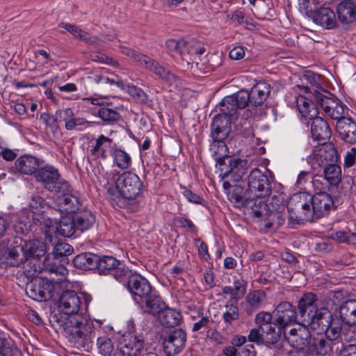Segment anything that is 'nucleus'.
<instances>
[{
	"label": "nucleus",
	"mask_w": 356,
	"mask_h": 356,
	"mask_svg": "<svg viewBox=\"0 0 356 356\" xmlns=\"http://www.w3.org/2000/svg\"><path fill=\"white\" fill-rule=\"evenodd\" d=\"M58 234L64 237L72 236L76 229V226L74 218H63L60 222H58Z\"/></svg>",
	"instance_id": "obj_47"
},
{
	"label": "nucleus",
	"mask_w": 356,
	"mask_h": 356,
	"mask_svg": "<svg viewBox=\"0 0 356 356\" xmlns=\"http://www.w3.org/2000/svg\"><path fill=\"white\" fill-rule=\"evenodd\" d=\"M298 309L300 316L298 324L311 327L321 318L320 313L323 309H328L322 305L316 294L309 292L303 294L298 300Z\"/></svg>",
	"instance_id": "obj_4"
},
{
	"label": "nucleus",
	"mask_w": 356,
	"mask_h": 356,
	"mask_svg": "<svg viewBox=\"0 0 356 356\" xmlns=\"http://www.w3.org/2000/svg\"><path fill=\"white\" fill-rule=\"evenodd\" d=\"M111 274L118 282L127 284V281L129 280L135 273H133L128 267L120 261V264L115 268Z\"/></svg>",
	"instance_id": "obj_53"
},
{
	"label": "nucleus",
	"mask_w": 356,
	"mask_h": 356,
	"mask_svg": "<svg viewBox=\"0 0 356 356\" xmlns=\"http://www.w3.org/2000/svg\"><path fill=\"white\" fill-rule=\"evenodd\" d=\"M274 316L277 325L281 327H286L293 323H298L300 318L297 319V312L295 307L290 302L284 301L276 307L274 311Z\"/></svg>",
	"instance_id": "obj_18"
},
{
	"label": "nucleus",
	"mask_w": 356,
	"mask_h": 356,
	"mask_svg": "<svg viewBox=\"0 0 356 356\" xmlns=\"http://www.w3.org/2000/svg\"><path fill=\"white\" fill-rule=\"evenodd\" d=\"M229 163V170H226L223 173L222 178L230 177L234 181H238L245 174L246 170V162L242 159H227Z\"/></svg>",
	"instance_id": "obj_29"
},
{
	"label": "nucleus",
	"mask_w": 356,
	"mask_h": 356,
	"mask_svg": "<svg viewBox=\"0 0 356 356\" xmlns=\"http://www.w3.org/2000/svg\"><path fill=\"white\" fill-rule=\"evenodd\" d=\"M97 260L96 269L98 270L100 274L106 275L111 273L115 268L120 264V261L112 256H104L100 257L98 255Z\"/></svg>",
	"instance_id": "obj_45"
},
{
	"label": "nucleus",
	"mask_w": 356,
	"mask_h": 356,
	"mask_svg": "<svg viewBox=\"0 0 356 356\" xmlns=\"http://www.w3.org/2000/svg\"><path fill=\"white\" fill-rule=\"evenodd\" d=\"M231 121L229 117L223 115H216L213 119L211 125V134L213 139L211 149L219 156H224L226 153L227 147L224 140L230 131Z\"/></svg>",
	"instance_id": "obj_7"
},
{
	"label": "nucleus",
	"mask_w": 356,
	"mask_h": 356,
	"mask_svg": "<svg viewBox=\"0 0 356 356\" xmlns=\"http://www.w3.org/2000/svg\"><path fill=\"white\" fill-rule=\"evenodd\" d=\"M308 156V162L313 168L315 165L321 167L329 163H335L339 159L337 150L332 143H321Z\"/></svg>",
	"instance_id": "obj_12"
},
{
	"label": "nucleus",
	"mask_w": 356,
	"mask_h": 356,
	"mask_svg": "<svg viewBox=\"0 0 356 356\" xmlns=\"http://www.w3.org/2000/svg\"><path fill=\"white\" fill-rule=\"evenodd\" d=\"M336 130L346 143H356V122L351 118H345L337 121Z\"/></svg>",
	"instance_id": "obj_25"
},
{
	"label": "nucleus",
	"mask_w": 356,
	"mask_h": 356,
	"mask_svg": "<svg viewBox=\"0 0 356 356\" xmlns=\"http://www.w3.org/2000/svg\"><path fill=\"white\" fill-rule=\"evenodd\" d=\"M97 346L99 352L104 356H110L114 350L113 343L108 335L99 336Z\"/></svg>",
	"instance_id": "obj_52"
},
{
	"label": "nucleus",
	"mask_w": 356,
	"mask_h": 356,
	"mask_svg": "<svg viewBox=\"0 0 356 356\" xmlns=\"http://www.w3.org/2000/svg\"><path fill=\"white\" fill-rule=\"evenodd\" d=\"M247 282L243 280H236L234 282V286H225L222 289L223 295L229 294L231 298L229 300H238L242 298L246 292Z\"/></svg>",
	"instance_id": "obj_35"
},
{
	"label": "nucleus",
	"mask_w": 356,
	"mask_h": 356,
	"mask_svg": "<svg viewBox=\"0 0 356 356\" xmlns=\"http://www.w3.org/2000/svg\"><path fill=\"white\" fill-rule=\"evenodd\" d=\"M58 222L50 219L46 220L42 227L45 238L49 241H51L53 234H58Z\"/></svg>",
	"instance_id": "obj_58"
},
{
	"label": "nucleus",
	"mask_w": 356,
	"mask_h": 356,
	"mask_svg": "<svg viewBox=\"0 0 356 356\" xmlns=\"http://www.w3.org/2000/svg\"><path fill=\"white\" fill-rule=\"evenodd\" d=\"M59 27L65 29L75 38H79L88 44H96L97 43V38L96 37L90 36L89 33L76 25L67 23H60L59 24Z\"/></svg>",
	"instance_id": "obj_41"
},
{
	"label": "nucleus",
	"mask_w": 356,
	"mask_h": 356,
	"mask_svg": "<svg viewBox=\"0 0 356 356\" xmlns=\"http://www.w3.org/2000/svg\"><path fill=\"white\" fill-rule=\"evenodd\" d=\"M271 192L270 184L268 177L259 169H253L248 177V197L244 200H254L266 198Z\"/></svg>",
	"instance_id": "obj_8"
},
{
	"label": "nucleus",
	"mask_w": 356,
	"mask_h": 356,
	"mask_svg": "<svg viewBox=\"0 0 356 356\" xmlns=\"http://www.w3.org/2000/svg\"><path fill=\"white\" fill-rule=\"evenodd\" d=\"M314 346L318 356H334L335 352L338 350V343L326 338L316 339Z\"/></svg>",
	"instance_id": "obj_33"
},
{
	"label": "nucleus",
	"mask_w": 356,
	"mask_h": 356,
	"mask_svg": "<svg viewBox=\"0 0 356 356\" xmlns=\"http://www.w3.org/2000/svg\"><path fill=\"white\" fill-rule=\"evenodd\" d=\"M272 314L267 312H261L258 313L255 317V321L259 325V327L262 329V326H266L272 321Z\"/></svg>",
	"instance_id": "obj_62"
},
{
	"label": "nucleus",
	"mask_w": 356,
	"mask_h": 356,
	"mask_svg": "<svg viewBox=\"0 0 356 356\" xmlns=\"http://www.w3.org/2000/svg\"><path fill=\"white\" fill-rule=\"evenodd\" d=\"M72 252V248L67 243H58L53 249V254L54 257H61L69 255Z\"/></svg>",
	"instance_id": "obj_60"
},
{
	"label": "nucleus",
	"mask_w": 356,
	"mask_h": 356,
	"mask_svg": "<svg viewBox=\"0 0 356 356\" xmlns=\"http://www.w3.org/2000/svg\"><path fill=\"white\" fill-rule=\"evenodd\" d=\"M231 19L234 22L245 26L247 29H250L255 27L253 19L241 10H236L232 13Z\"/></svg>",
	"instance_id": "obj_54"
},
{
	"label": "nucleus",
	"mask_w": 356,
	"mask_h": 356,
	"mask_svg": "<svg viewBox=\"0 0 356 356\" xmlns=\"http://www.w3.org/2000/svg\"><path fill=\"white\" fill-rule=\"evenodd\" d=\"M106 176L107 186H104L108 193L113 194L115 191H118L127 200H134L140 193L142 182L136 174L124 172L120 175L119 172L113 170Z\"/></svg>",
	"instance_id": "obj_3"
},
{
	"label": "nucleus",
	"mask_w": 356,
	"mask_h": 356,
	"mask_svg": "<svg viewBox=\"0 0 356 356\" xmlns=\"http://www.w3.org/2000/svg\"><path fill=\"white\" fill-rule=\"evenodd\" d=\"M323 202H305L303 204H307L312 211H314L313 220L318 219L325 214V208H323Z\"/></svg>",
	"instance_id": "obj_59"
},
{
	"label": "nucleus",
	"mask_w": 356,
	"mask_h": 356,
	"mask_svg": "<svg viewBox=\"0 0 356 356\" xmlns=\"http://www.w3.org/2000/svg\"><path fill=\"white\" fill-rule=\"evenodd\" d=\"M53 191L60 193L63 200H71V198L78 200V193L65 180L58 181Z\"/></svg>",
	"instance_id": "obj_49"
},
{
	"label": "nucleus",
	"mask_w": 356,
	"mask_h": 356,
	"mask_svg": "<svg viewBox=\"0 0 356 356\" xmlns=\"http://www.w3.org/2000/svg\"><path fill=\"white\" fill-rule=\"evenodd\" d=\"M341 321L349 325H356V300H348L340 307Z\"/></svg>",
	"instance_id": "obj_31"
},
{
	"label": "nucleus",
	"mask_w": 356,
	"mask_h": 356,
	"mask_svg": "<svg viewBox=\"0 0 356 356\" xmlns=\"http://www.w3.org/2000/svg\"><path fill=\"white\" fill-rule=\"evenodd\" d=\"M60 175L58 170L51 165L39 167L35 175L36 181L41 183L45 188L51 192H53L60 180Z\"/></svg>",
	"instance_id": "obj_19"
},
{
	"label": "nucleus",
	"mask_w": 356,
	"mask_h": 356,
	"mask_svg": "<svg viewBox=\"0 0 356 356\" xmlns=\"http://www.w3.org/2000/svg\"><path fill=\"white\" fill-rule=\"evenodd\" d=\"M308 326L302 325L298 329H291L289 333L284 332L286 342L296 350H305L310 343L311 334Z\"/></svg>",
	"instance_id": "obj_21"
},
{
	"label": "nucleus",
	"mask_w": 356,
	"mask_h": 356,
	"mask_svg": "<svg viewBox=\"0 0 356 356\" xmlns=\"http://www.w3.org/2000/svg\"><path fill=\"white\" fill-rule=\"evenodd\" d=\"M266 299V294L263 290L250 291L245 298V311L252 315L261 308Z\"/></svg>",
	"instance_id": "obj_27"
},
{
	"label": "nucleus",
	"mask_w": 356,
	"mask_h": 356,
	"mask_svg": "<svg viewBox=\"0 0 356 356\" xmlns=\"http://www.w3.org/2000/svg\"><path fill=\"white\" fill-rule=\"evenodd\" d=\"M325 179L331 185L337 186L341 181V170L340 165L335 163L325 165L323 169Z\"/></svg>",
	"instance_id": "obj_40"
},
{
	"label": "nucleus",
	"mask_w": 356,
	"mask_h": 356,
	"mask_svg": "<svg viewBox=\"0 0 356 356\" xmlns=\"http://www.w3.org/2000/svg\"><path fill=\"white\" fill-rule=\"evenodd\" d=\"M307 204H302L301 211L296 214L292 213L288 218L289 225L294 227L297 225H302L305 222L313 220L314 211H312Z\"/></svg>",
	"instance_id": "obj_38"
},
{
	"label": "nucleus",
	"mask_w": 356,
	"mask_h": 356,
	"mask_svg": "<svg viewBox=\"0 0 356 356\" xmlns=\"http://www.w3.org/2000/svg\"><path fill=\"white\" fill-rule=\"evenodd\" d=\"M122 348V352L129 356H141L144 353L148 352L143 334L131 336L128 341L124 339Z\"/></svg>",
	"instance_id": "obj_26"
},
{
	"label": "nucleus",
	"mask_w": 356,
	"mask_h": 356,
	"mask_svg": "<svg viewBox=\"0 0 356 356\" xmlns=\"http://www.w3.org/2000/svg\"><path fill=\"white\" fill-rule=\"evenodd\" d=\"M236 104L231 95L226 96L220 104V113L218 115L227 116L232 120L236 115V111L238 109Z\"/></svg>",
	"instance_id": "obj_48"
},
{
	"label": "nucleus",
	"mask_w": 356,
	"mask_h": 356,
	"mask_svg": "<svg viewBox=\"0 0 356 356\" xmlns=\"http://www.w3.org/2000/svg\"><path fill=\"white\" fill-rule=\"evenodd\" d=\"M182 319L181 314L173 309H162L159 313V320L161 325L165 327H175L179 324Z\"/></svg>",
	"instance_id": "obj_34"
},
{
	"label": "nucleus",
	"mask_w": 356,
	"mask_h": 356,
	"mask_svg": "<svg viewBox=\"0 0 356 356\" xmlns=\"http://www.w3.org/2000/svg\"><path fill=\"white\" fill-rule=\"evenodd\" d=\"M127 286L134 300L138 303L143 302L152 289L149 281L137 273H135L127 281Z\"/></svg>",
	"instance_id": "obj_14"
},
{
	"label": "nucleus",
	"mask_w": 356,
	"mask_h": 356,
	"mask_svg": "<svg viewBox=\"0 0 356 356\" xmlns=\"http://www.w3.org/2000/svg\"><path fill=\"white\" fill-rule=\"evenodd\" d=\"M186 332L182 329L171 331L163 341V347L168 356H174L179 353L186 343Z\"/></svg>",
	"instance_id": "obj_15"
},
{
	"label": "nucleus",
	"mask_w": 356,
	"mask_h": 356,
	"mask_svg": "<svg viewBox=\"0 0 356 356\" xmlns=\"http://www.w3.org/2000/svg\"><path fill=\"white\" fill-rule=\"evenodd\" d=\"M113 164L120 170H126L131 168L132 159L129 154L121 148L115 147L112 154Z\"/></svg>",
	"instance_id": "obj_37"
},
{
	"label": "nucleus",
	"mask_w": 356,
	"mask_h": 356,
	"mask_svg": "<svg viewBox=\"0 0 356 356\" xmlns=\"http://www.w3.org/2000/svg\"><path fill=\"white\" fill-rule=\"evenodd\" d=\"M302 94H298L294 97L292 102H288L291 106H296L301 116L306 119H312L318 114V109L314 103V90L311 91L308 87L302 86L300 88Z\"/></svg>",
	"instance_id": "obj_9"
},
{
	"label": "nucleus",
	"mask_w": 356,
	"mask_h": 356,
	"mask_svg": "<svg viewBox=\"0 0 356 356\" xmlns=\"http://www.w3.org/2000/svg\"><path fill=\"white\" fill-rule=\"evenodd\" d=\"M248 214L264 219V226L267 229L278 227L284 222V218L275 209L273 202H241Z\"/></svg>",
	"instance_id": "obj_5"
},
{
	"label": "nucleus",
	"mask_w": 356,
	"mask_h": 356,
	"mask_svg": "<svg viewBox=\"0 0 356 356\" xmlns=\"http://www.w3.org/2000/svg\"><path fill=\"white\" fill-rule=\"evenodd\" d=\"M311 124L312 137L318 144L325 143L331 137V129L327 122L321 117L317 115L312 119Z\"/></svg>",
	"instance_id": "obj_23"
},
{
	"label": "nucleus",
	"mask_w": 356,
	"mask_h": 356,
	"mask_svg": "<svg viewBox=\"0 0 356 356\" xmlns=\"http://www.w3.org/2000/svg\"><path fill=\"white\" fill-rule=\"evenodd\" d=\"M238 302L236 300H227L225 305V311L222 312V319L226 325H231L240 318Z\"/></svg>",
	"instance_id": "obj_42"
},
{
	"label": "nucleus",
	"mask_w": 356,
	"mask_h": 356,
	"mask_svg": "<svg viewBox=\"0 0 356 356\" xmlns=\"http://www.w3.org/2000/svg\"><path fill=\"white\" fill-rule=\"evenodd\" d=\"M238 109L244 108L248 104L250 103L249 92L245 90H241L236 93L231 95Z\"/></svg>",
	"instance_id": "obj_56"
},
{
	"label": "nucleus",
	"mask_w": 356,
	"mask_h": 356,
	"mask_svg": "<svg viewBox=\"0 0 356 356\" xmlns=\"http://www.w3.org/2000/svg\"><path fill=\"white\" fill-rule=\"evenodd\" d=\"M97 259V254L85 252L76 255L73 259V264L76 268L83 270H90L96 269Z\"/></svg>",
	"instance_id": "obj_30"
},
{
	"label": "nucleus",
	"mask_w": 356,
	"mask_h": 356,
	"mask_svg": "<svg viewBox=\"0 0 356 356\" xmlns=\"http://www.w3.org/2000/svg\"><path fill=\"white\" fill-rule=\"evenodd\" d=\"M42 164V161L30 154H24L17 158L15 162V170L22 175H35Z\"/></svg>",
	"instance_id": "obj_22"
},
{
	"label": "nucleus",
	"mask_w": 356,
	"mask_h": 356,
	"mask_svg": "<svg viewBox=\"0 0 356 356\" xmlns=\"http://www.w3.org/2000/svg\"><path fill=\"white\" fill-rule=\"evenodd\" d=\"M223 189L228 200H242L244 189L239 185H231L228 181L222 184Z\"/></svg>",
	"instance_id": "obj_50"
},
{
	"label": "nucleus",
	"mask_w": 356,
	"mask_h": 356,
	"mask_svg": "<svg viewBox=\"0 0 356 356\" xmlns=\"http://www.w3.org/2000/svg\"><path fill=\"white\" fill-rule=\"evenodd\" d=\"M314 98L315 102L321 106L324 112L332 119L339 121L342 118H345V108L339 100L325 95L324 93L316 90H314Z\"/></svg>",
	"instance_id": "obj_13"
},
{
	"label": "nucleus",
	"mask_w": 356,
	"mask_h": 356,
	"mask_svg": "<svg viewBox=\"0 0 356 356\" xmlns=\"http://www.w3.org/2000/svg\"><path fill=\"white\" fill-rule=\"evenodd\" d=\"M321 318L314 322L310 328L316 330L317 333L325 332V338L337 342L341 332V326L339 322L332 321V315L328 309H323L320 313Z\"/></svg>",
	"instance_id": "obj_10"
},
{
	"label": "nucleus",
	"mask_w": 356,
	"mask_h": 356,
	"mask_svg": "<svg viewBox=\"0 0 356 356\" xmlns=\"http://www.w3.org/2000/svg\"><path fill=\"white\" fill-rule=\"evenodd\" d=\"M188 41L186 39H169L165 42L167 50L172 54L179 55L183 59H186L188 50H187Z\"/></svg>",
	"instance_id": "obj_39"
},
{
	"label": "nucleus",
	"mask_w": 356,
	"mask_h": 356,
	"mask_svg": "<svg viewBox=\"0 0 356 356\" xmlns=\"http://www.w3.org/2000/svg\"><path fill=\"white\" fill-rule=\"evenodd\" d=\"M24 247L28 259L31 257L39 258L44 255L47 252L44 243L39 240L25 241Z\"/></svg>",
	"instance_id": "obj_43"
},
{
	"label": "nucleus",
	"mask_w": 356,
	"mask_h": 356,
	"mask_svg": "<svg viewBox=\"0 0 356 356\" xmlns=\"http://www.w3.org/2000/svg\"><path fill=\"white\" fill-rule=\"evenodd\" d=\"M145 303V312L149 314L159 313L163 307V302L160 296L152 294V292L143 299Z\"/></svg>",
	"instance_id": "obj_46"
},
{
	"label": "nucleus",
	"mask_w": 356,
	"mask_h": 356,
	"mask_svg": "<svg viewBox=\"0 0 356 356\" xmlns=\"http://www.w3.org/2000/svg\"><path fill=\"white\" fill-rule=\"evenodd\" d=\"M356 161V148L352 147L344 156V167L349 168L353 167Z\"/></svg>",
	"instance_id": "obj_64"
},
{
	"label": "nucleus",
	"mask_w": 356,
	"mask_h": 356,
	"mask_svg": "<svg viewBox=\"0 0 356 356\" xmlns=\"http://www.w3.org/2000/svg\"><path fill=\"white\" fill-rule=\"evenodd\" d=\"M93 115L98 116L102 121L107 124L115 122L120 118V114L118 111L108 107L99 108L97 113H93Z\"/></svg>",
	"instance_id": "obj_51"
},
{
	"label": "nucleus",
	"mask_w": 356,
	"mask_h": 356,
	"mask_svg": "<svg viewBox=\"0 0 356 356\" xmlns=\"http://www.w3.org/2000/svg\"><path fill=\"white\" fill-rule=\"evenodd\" d=\"M81 302V298L75 291H66L60 297L58 308L62 313L70 316L79 315Z\"/></svg>",
	"instance_id": "obj_20"
},
{
	"label": "nucleus",
	"mask_w": 356,
	"mask_h": 356,
	"mask_svg": "<svg viewBox=\"0 0 356 356\" xmlns=\"http://www.w3.org/2000/svg\"><path fill=\"white\" fill-rule=\"evenodd\" d=\"M330 237L339 243L348 245L354 243V241H356V234L351 232L337 231L332 232Z\"/></svg>",
	"instance_id": "obj_55"
},
{
	"label": "nucleus",
	"mask_w": 356,
	"mask_h": 356,
	"mask_svg": "<svg viewBox=\"0 0 356 356\" xmlns=\"http://www.w3.org/2000/svg\"><path fill=\"white\" fill-rule=\"evenodd\" d=\"M73 111L71 108H67L65 109H60L56 111V115L58 116V122H65V128L67 129L69 125H70V120L73 117Z\"/></svg>",
	"instance_id": "obj_61"
},
{
	"label": "nucleus",
	"mask_w": 356,
	"mask_h": 356,
	"mask_svg": "<svg viewBox=\"0 0 356 356\" xmlns=\"http://www.w3.org/2000/svg\"><path fill=\"white\" fill-rule=\"evenodd\" d=\"M58 210L63 214H70L81 209V202H58Z\"/></svg>",
	"instance_id": "obj_57"
},
{
	"label": "nucleus",
	"mask_w": 356,
	"mask_h": 356,
	"mask_svg": "<svg viewBox=\"0 0 356 356\" xmlns=\"http://www.w3.org/2000/svg\"><path fill=\"white\" fill-rule=\"evenodd\" d=\"M97 330L93 322L82 315L70 316L64 323L65 337L78 349L91 348Z\"/></svg>",
	"instance_id": "obj_2"
},
{
	"label": "nucleus",
	"mask_w": 356,
	"mask_h": 356,
	"mask_svg": "<svg viewBox=\"0 0 356 356\" xmlns=\"http://www.w3.org/2000/svg\"><path fill=\"white\" fill-rule=\"evenodd\" d=\"M121 51L122 53L133 58L139 65L144 66L163 81L170 84L176 81L177 78L173 73L149 56L126 47H122Z\"/></svg>",
	"instance_id": "obj_6"
},
{
	"label": "nucleus",
	"mask_w": 356,
	"mask_h": 356,
	"mask_svg": "<svg viewBox=\"0 0 356 356\" xmlns=\"http://www.w3.org/2000/svg\"><path fill=\"white\" fill-rule=\"evenodd\" d=\"M339 19L345 23H350L356 18V6L350 0L341 1L337 6Z\"/></svg>",
	"instance_id": "obj_32"
},
{
	"label": "nucleus",
	"mask_w": 356,
	"mask_h": 356,
	"mask_svg": "<svg viewBox=\"0 0 356 356\" xmlns=\"http://www.w3.org/2000/svg\"><path fill=\"white\" fill-rule=\"evenodd\" d=\"M312 19L314 23L325 29H334L337 24L335 13L328 7H321L315 10Z\"/></svg>",
	"instance_id": "obj_24"
},
{
	"label": "nucleus",
	"mask_w": 356,
	"mask_h": 356,
	"mask_svg": "<svg viewBox=\"0 0 356 356\" xmlns=\"http://www.w3.org/2000/svg\"><path fill=\"white\" fill-rule=\"evenodd\" d=\"M115 144L113 140L103 134L99 135L90 147V155L95 160H106L113 152Z\"/></svg>",
	"instance_id": "obj_16"
},
{
	"label": "nucleus",
	"mask_w": 356,
	"mask_h": 356,
	"mask_svg": "<svg viewBox=\"0 0 356 356\" xmlns=\"http://www.w3.org/2000/svg\"><path fill=\"white\" fill-rule=\"evenodd\" d=\"M270 88L268 83L261 81L256 83L249 92L250 103L254 106L261 105L268 97Z\"/></svg>",
	"instance_id": "obj_28"
},
{
	"label": "nucleus",
	"mask_w": 356,
	"mask_h": 356,
	"mask_svg": "<svg viewBox=\"0 0 356 356\" xmlns=\"http://www.w3.org/2000/svg\"><path fill=\"white\" fill-rule=\"evenodd\" d=\"M261 332V329L259 327L252 329L248 335L249 341L257 344L264 342V334Z\"/></svg>",
	"instance_id": "obj_63"
},
{
	"label": "nucleus",
	"mask_w": 356,
	"mask_h": 356,
	"mask_svg": "<svg viewBox=\"0 0 356 356\" xmlns=\"http://www.w3.org/2000/svg\"><path fill=\"white\" fill-rule=\"evenodd\" d=\"M50 254L45 257L42 268L37 260L33 270L30 265L24 267L26 276L32 278L26 284V293L33 300L41 302L53 298L59 282L65 279L67 273L63 265L50 262Z\"/></svg>",
	"instance_id": "obj_1"
},
{
	"label": "nucleus",
	"mask_w": 356,
	"mask_h": 356,
	"mask_svg": "<svg viewBox=\"0 0 356 356\" xmlns=\"http://www.w3.org/2000/svg\"><path fill=\"white\" fill-rule=\"evenodd\" d=\"M89 79L91 82L104 87L108 85L115 84L118 88L125 90L134 98L141 103H145L147 101V94L140 88L131 84H125L121 80H115L110 79L107 76L102 74H94L90 76Z\"/></svg>",
	"instance_id": "obj_11"
},
{
	"label": "nucleus",
	"mask_w": 356,
	"mask_h": 356,
	"mask_svg": "<svg viewBox=\"0 0 356 356\" xmlns=\"http://www.w3.org/2000/svg\"><path fill=\"white\" fill-rule=\"evenodd\" d=\"M76 229L83 232L92 227L95 222V216L90 211H84L74 218Z\"/></svg>",
	"instance_id": "obj_44"
},
{
	"label": "nucleus",
	"mask_w": 356,
	"mask_h": 356,
	"mask_svg": "<svg viewBox=\"0 0 356 356\" xmlns=\"http://www.w3.org/2000/svg\"><path fill=\"white\" fill-rule=\"evenodd\" d=\"M24 245L25 241L20 237H15L10 246L7 249L6 262L12 266H18L28 260Z\"/></svg>",
	"instance_id": "obj_17"
},
{
	"label": "nucleus",
	"mask_w": 356,
	"mask_h": 356,
	"mask_svg": "<svg viewBox=\"0 0 356 356\" xmlns=\"http://www.w3.org/2000/svg\"><path fill=\"white\" fill-rule=\"evenodd\" d=\"M284 329L285 327L277 325L275 320L266 326H262L261 331L264 334V342L268 344L276 343L280 339Z\"/></svg>",
	"instance_id": "obj_36"
}]
</instances>
